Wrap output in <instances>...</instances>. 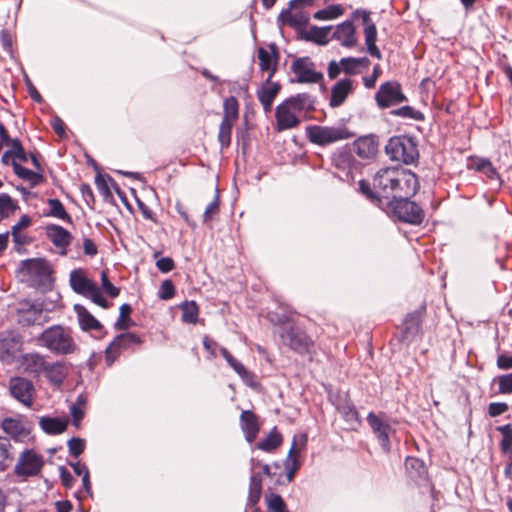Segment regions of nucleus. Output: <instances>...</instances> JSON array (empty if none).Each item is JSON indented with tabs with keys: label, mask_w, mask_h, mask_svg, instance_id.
<instances>
[{
	"label": "nucleus",
	"mask_w": 512,
	"mask_h": 512,
	"mask_svg": "<svg viewBox=\"0 0 512 512\" xmlns=\"http://www.w3.org/2000/svg\"><path fill=\"white\" fill-rule=\"evenodd\" d=\"M282 443V436L278 432L277 428L274 427L268 436L262 439L255 445V449H259L265 452H273L276 450Z\"/></svg>",
	"instance_id": "f704fd0d"
},
{
	"label": "nucleus",
	"mask_w": 512,
	"mask_h": 512,
	"mask_svg": "<svg viewBox=\"0 0 512 512\" xmlns=\"http://www.w3.org/2000/svg\"><path fill=\"white\" fill-rule=\"evenodd\" d=\"M31 224V218L24 214L20 217L19 221L11 227L10 234L21 233V230L26 229Z\"/></svg>",
	"instance_id": "338daca9"
},
{
	"label": "nucleus",
	"mask_w": 512,
	"mask_h": 512,
	"mask_svg": "<svg viewBox=\"0 0 512 512\" xmlns=\"http://www.w3.org/2000/svg\"><path fill=\"white\" fill-rule=\"evenodd\" d=\"M262 493V478L260 473L252 472L250 475L248 504L251 506L256 505Z\"/></svg>",
	"instance_id": "c9c22d12"
},
{
	"label": "nucleus",
	"mask_w": 512,
	"mask_h": 512,
	"mask_svg": "<svg viewBox=\"0 0 512 512\" xmlns=\"http://www.w3.org/2000/svg\"><path fill=\"white\" fill-rule=\"evenodd\" d=\"M3 430L12 437H18L23 433V425L19 420L6 418L2 422Z\"/></svg>",
	"instance_id": "603ef678"
},
{
	"label": "nucleus",
	"mask_w": 512,
	"mask_h": 512,
	"mask_svg": "<svg viewBox=\"0 0 512 512\" xmlns=\"http://www.w3.org/2000/svg\"><path fill=\"white\" fill-rule=\"evenodd\" d=\"M270 48L272 50L273 55H271L265 48L260 47L258 49V59H259V66L261 71H269V76L266 80L267 83L271 80L273 77L275 71H276V65H277V52H276V46L275 44H271Z\"/></svg>",
	"instance_id": "393cba45"
},
{
	"label": "nucleus",
	"mask_w": 512,
	"mask_h": 512,
	"mask_svg": "<svg viewBox=\"0 0 512 512\" xmlns=\"http://www.w3.org/2000/svg\"><path fill=\"white\" fill-rule=\"evenodd\" d=\"M306 135L310 142L325 146L340 140H346L353 136L345 127L335 126H308Z\"/></svg>",
	"instance_id": "7ed1b4c3"
},
{
	"label": "nucleus",
	"mask_w": 512,
	"mask_h": 512,
	"mask_svg": "<svg viewBox=\"0 0 512 512\" xmlns=\"http://www.w3.org/2000/svg\"><path fill=\"white\" fill-rule=\"evenodd\" d=\"M509 410L508 404L504 402H492L488 406V414L491 417H497L501 414H504Z\"/></svg>",
	"instance_id": "69168bd1"
},
{
	"label": "nucleus",
	"mask_w": 512,
	"mask_h": 512,
	"mask_svg": "<svg viewBox=\"0 0 512 512\" xmlns=\"http://www.w3.org/2000/svg\"><path fill=\"white\" fill-rule=\"evenodd\" d=\"M497 382L499 394L506 395L512 393V372L498 376Z\"/></svg>",
	"instance_id": "4d7b16f0"
},
{
	"label": "nucleus",
	"mask_w": 512,
	"mask_h": 512,
	"mask_svg": "<svg viewBox=\"0 0 512 512\" xmlns=\"http://www.w3.org/2000/svg\"><path fill=\"white\" fill-rule=\"evenodd\" d=\"M101 284L104 291L112 298H115L119 295V288L114 286L110 280L108 279L107 273L105 271L101 272Z\"/></svg>",
	"instance_id": "e2e57ef3"
},
{
	"label": "nucleus",
	"mask_w": 512,
	"mask_h": 512,
	"mask_svg": "<svg viewBox=\"0 0 512 512\" xmlns=\"http://www.w3.org/2000/svg\"><path fill=\"white\" fill-rule=\"evenodd\" d=\"M367 422L371 427L383 451L386 453L390 452V433L392 432L391 425L388 422L383 421L378 415H376L373 412H370L367 415Z\"/></svg>",
	"instance_id": "ddd939ff"
},
{
	"label": "nucleus",
	"mask_w": 512,
	"mask_h": 512,
	"mask_svg": "<svg viewBox=\"0 0 512 512\" xmlns=\"http://www.w3.org/2000/svg\"><path fill=\"white\" fill-rule=\"evenodd\" d=\"M9 144L11 145L10 151H11L12 156L16 157L20 161L26 162L27 155L24 151L21 141L18 138H15V139H12Z\"/></svg>",
	"instance_id": "680f3d73"
},
{
	"label": "nucleus",
	"mask_w": 512,
	"mask_h": 512,
	"mask_svg": "<svg viewBox=\"0 0 512 512\" xmlns=\"http://www.w3.org/2000/svg\"><path fill=\"white\" fill-rule=\"evenodd\" d=\"M332 27L312 26L302 34L306 41L314 42L318 45H326L329 42V35Z\"/></svg>",
	"instance_id": "7c9ffc66"
},
{
	"label": "nucleus",
	"mask_w": 512,
	"mask_h": 512,
	"mask_svg": "<svg viewBox=\"0 0 512 512\" xmlns=\"http://www.w3.org/2000/svg\"><path fill=\"white\" fill-rule=\"evenodd\" d=\"M19 208L17 201L7 193H0V221L9 218Z\"/></svg>",
	"instance_id": "4c0bfd02"
},
{
	"label": "nucleus",
	"mask_w": 512,
	"mask_h": 512,
	"mask_svg": "<svg viewBox=\"0 0 512 512\" xmlns=\"http://www.w3.org/2000/svg\"><path fill=\"white\" fill-rule=\"evenodd\" d=\"M41 429L50 435H57L66 430L67 422L53 417H41L39 420Z\"/></svg>",
	"instance_id": "72a5a7b5"
},
{
	"label": "nucleus",
	"mask_w": 512,
	"mask_h": 512,
	"mask_svg": "<svg viewBox=\"0 0 512 512\" xmlns=\"http://www.w3.org/2000/svg\"><path fill=\"white\" fill-rule=\"evenodd\" d=\"M496 366L499 370H510L512 369V354L505 352L499 353L496 359Z\"/></svg>",
	"instance_id": "0e129e2a"
},
{
	"label": "nucleus",
	"mask_w": 512,
	"mask_h": 512,
	"mask_svg": "<svg viewBox=\"0 0 512 512\" xmlns=\"http://www.w3.org/2000/svg\"><path fill=\"white\" fill-rule=\"evenodd\" d=\"M227 363L246 384L253 386V374L249 372L242 363H240L234 357L231 358V360Z\"/></svg>",
	"instance_id": "09e8293b"
},
{
	"label": "nucleus",
	"mask_w": 512,
	"mask_h": 512,
	"mask_svg": "<svg viewBox=\"0 0 512 512\" xmlns=\"http://www.w3.org/2000/svg\"><path fill=\"white\" fill-rule=\"evenodd\" d=\"M9 391L13 398L26 407H31L35 394L32 381L23 377H13L9 381Z\"/></svg>",
	"instance_id": "f8f14e48"
},
{
	"label": "nucleus",
	"mask_w": 512,
	"mask_h": 512,
	"mask_svg": "<svg viewBox=\"0 0 512 512\" xmlns=\"http://www.w3.org/2000/svg\"><path fill=\"white\" fill-rule=\"evenodd\" d=\"M16 451L13 448L10 439L0 437V470L4 471L9 468L15 458Z\"/></svg>",
	"instance_id": "473e14b6"
},
{
	"label": "nucleus",
	"mask_w": 512,
	"mask_h": 512,
	"mask_svg": "<svg viewBox=\"0 0 512 512\" xmlns=\"http://www.w3.org/2000/svg\"><path fill=\"white\" fill-rule=\"evenodd\" d=\"M332 38L339 41L344 47H353L356 45L355 28L349 20L344 21L336 26Z\"/></svg>",
	"instance_id": "5701e85b"
},
{
	"label": "nucleus",
	"mask_w": 512,
	"mask_h": 512,
	"mask_svg": "<svg viewBox=\"0 0 512 512\" xmlns=\"http://www.w3.org/2000/svg\"><path fill=\"white\" fill-rule=\"evenodd\" d=\"M497 431L502 434V440L500 442L501 452L506 454L512 452V426L511 424H506L503 426H498Z\"/></svg>",
	"instance_id": "a18cd8bd"
},
{
	"label": "nucleus",
	"mask_w": 512,
	"mask_h": 512,
	"mask_svg": "<svg viewBox=\"0 0 512 512\" xmlns=\"http://www.w3.org/2000/svg\"><path fill=\"white\" fill-rule=\"evenodd\" d=\"M219 204H220L219 193H218V190L216 189V193H215L213 200L207 205V207L204 211V214H203V222L204 223L209 222L212 219L213 215H215L219 212Z\"/></svg>",
	"instance_id": "13d9d810"
},
{
	"label": "nucleus",
	"mask_w": 512,
	"mask_h": 512,
	"mask_svg": "<svg viewBox=\"0 0 512 512\" xmlns=\"http://www.w3.org/2000/svg\"><path fill=\"white\" fill-rule=\"evenodd\" d=\"M409 199L410 198L390 200L388 202L389 209L400 221L419 225L424 220V211L417 203Z\"/></svg>",
	"instance_id": "20e7f679"
},
{
	"label": "nucleus",
	"mask_w": 512,
	"mask_h": 512,
	"mask_svg": "<svg viewBox=\"0 0 512 512\" xmlns=\"http://www.w3.org/2000/svg\"><path fill=\"white\" fill-rule=\"evenodd\" d=\"M291 71L296 76L291 82L314 84L323 79V73L315 70V63L309 57L296 58L291 64Z\"/></svg>",
	"instance_id": "423d86ee"
},
{
	"label": "nucleus",
	"mask_w": 512,
	"mask_h": 512,
	"mask_svg": "<svg viewBox=\"0 0 512 512\" xmlns=\"http://www.w3.org/2000/svg\"><path fill=\"white\" fill-rule=\"evenodd\" d=\"M19 271L32 284L43 283L52 273L51 265L44 258H31L21 261Z\"/></svg>",
	"instance_id": "39448f33"
},
{
	"label": "nucleus",
	"mask_w": 512,
	"mask_h": 512,
	"mask_svg": "<svg viewBox=\"0 0 512 512\" xmlns=\"http://www.w3.org/2000/svg\"><path fill=\"white\" fill-rule=\"evenodd\" d=\"M240 427L244 433L247 442L252 443L260 430V424L257 415L250 411L244 410L240 415Z\"/></svg>",
	"instance_id": "4be33fe9"
},
{
	"label": "nucleus",
	"mask_w": 512,
	"mask_h": 512,
	"mask_svg": "<svg viewBox=\"0 0 512 512\" xmlns=\"http://www.w3.org/2000/svg\"><path fill=\"white\" fill-rule=\"evenodd\" d=\"M182 321L189 324H194L198 320L199 309L194 301H186L181 304Z\"/></svg>",
	"instance_id": "37998d69"
},
{
	"label": "nucleus",
	"mask_w": 512,
	"mask_h": 512,
	"mask_svg": "<svg viewBox=\"0 0 512 512\" xmlns=\"http://www.w3.org/2000/svg\"><path fill=\"white\" fill-rule=\"evenodd\" d=\"M405 466L408 471H414L415 474L419 477H422L426 472L424 462L415 457H407L405 461Z\"/></svg>",
	"instance_id": "5fc2aeb1"
},
{
	"label": "nucleus",
	"mask_w": 512,
	"mask_h": 512,
	"mask_svg": "<svg viewBox=\"0 0 512 512\" xmlns=\"http://www.w3.org/2000/svg\"><path fill=\"white\" fill-rule=\"evenodd\" d=\"M95 184H96V187H97L100 195L105 200L112 198V193H111L109 184H111L118 193L120 192L119 188L117 187L116 182L109 175H102V174L98 173L95 176Z\"/></svg>",
	"instance_id": "e433bc0d"
},
{
	"label": "nucleus",
	"mask_w": 512,
	"mask_h": 512,
	"mask_svg": "<svg viewBox=\"0 0 512 512\" xmlns=\"http://www.w3.org/2000/svg\"><path fill=\"white\" fill-rule=\"evenodd\" d=\"M45 233L53 245L61 250V255H66L67 247L70 245L72 240L71 233L57 224H48L45 227Z\"/></svg>",
	"instance_id": "f3484780"
},
{
	"label": "nucleus",
	"mask_w": 512,
	"mask_h": 512,
	"mask_svg": "<svg viewBox=\"0 0 512 512\" xmlns=\"http://www.w3.org/2000/svg\"><path fill=\"white\" fill-rule=\"evenodd\" d=\"M300 439H301V444H300V447H298L296 437H294L291 448H290L289 453L284 462V466H285V470H286V477H287L288 482H291L293 480L296 471L300 467V463L297 459V454L300 452V450L302 448H304L306 446L307 435L302 434L300 436Z\"/></svg>",
	"instance_id": "412c9836"
},
{
	"label": "nucleus",
	"mask_w": 512,
	"mask_h": 512,
	"mask_svg": "<svg viewBox=\"0 0 512 512\" xmlns=\"http://www.w3.org/2000/svg\"><path fill=\"white\" fill-rule=\"evenodd\" d=\"M344 13V8L341 5H329L328 7L317 11L314 14L316 20H332Z\"/></svg>",
	"instance_id": "c03bdc74"
},
{
	"label": "nucleus",
	"mask_w": 512,
	"mask_h": 512,
	"mask_svg": "<svg viewBox=\"0 0 512 512\" xmlns=\"http://www.w3.org/2000/svg\"><path fill=\"white\" fill-rule=\"evenodd\" d=\"M297 112L314 110L315 97L308 93H299L285 100Z\"/></svg>",
	"instance_id": "2f4dec72"
},
{
	"label": "nucleus",
	"mask_w": 512,
	"mask_h": 512,
	"mask_svg": "<svg viewBox=\"0 0 512 512\" xmlns=\"http://www.w3.org/2000/svg\"><path fill=\"white\" fill-rule=\"evenodd\" d=\"M14 173L21 179L29 181L32 186L37 185L42 181V175L36 173L28 168L21 166L15 160L12 162Z\"/></svg>",
	"instance_id": "58836bf2"
},
{
	"label": "nucleus",
	"mask_w": 512,
	"mask_h": 512,
	"mask_svg": "<svg viewBox=\"0 0 512 512\" xmlns=\"http://www.w3.org/2000/svg\"><path fill=\"white\" fill-rule=\"evenodd\" d=\"M281 89V86L277 82H266L265 85H262L256 92L257 98L261 105L263 106L264 111L267 113L271 111L272 104L274 102V99L278 95L279 91Z\"/></svg>",
	"instance_id": "b1692460"
},
{
	"label": "nucleus",
	"mask_w": 512,
	"mask_h": 512,
	"mask_svg": "<svg viewBox=\"0 0 512 512\" xmlns=\"http://www.w3.org/2000/svg\"><path fill=\"white\" fill-rule=\"evenodd\" d=\"M224 116L222 120L234 123L238 118L239 104L235 97L231 96L224 100L223 103Z\"/></svg>",
	"instance_id": "79ce46f5"
},
{
	"label": "nucleus",
	"mask_w": 512,
	"mask_h": 512,
	"mask_svg": "<svg viewBox=\"0 0 512 512\" xmlns=\"http://www.w3.org/2000/svg\"><path fill=\"white\" fill-rule=\"evenodd\" d=\"M19 342L12 334L2 335L0 337V357L12 355L18 348Z\"/></svg>",
	"instance_id": "a19ab883"
},
{
	"label": "nucleus",
	"mask_w": 512,
	"mask_h": 512,
	"mask_svg": "<svg viewBox=\"0 0 512 512\" xmlns=\"http://www.w3.org/2000/svg\"><path fill=\"white\" fill-rule=\"evenodd\" d=\"M290 7L282 10L278 16L280 25H287L293 28H299L308 22V16L298 9L297 5L302 2H289Z\"/></svg>",
	"instance_id": "a211bd4d"
},
{
	"label": "nucleus",
	"mask_w": 512,
	"mask_h": 512,
	"mask_svg": "<svg viewBox=\"0 0 512 512\" xmlns=\"http://www.w3.org/2000/svg\"><path fill=\"white\" fill-rule=\"evenodd\" d=\"M335 405L336 409L347 423L351 425L359 424V415L356 407L348 397L340 398Z\"/></svg>",
	"instance_id": "c756f323"
},
{
	"label": "nucleus",
	"mask_w": 512,
	"mask_h": 512,
	"mask_svg": "<svg viewBox=\"0 0 512 512\" xmlns=\"http://www.w3.org/2000/svg\"><path fill=\"white\" fill-rule=\"evenodd\" d=\"M42 466V457L33 451L26 450L21 453L18 463L15 466V472L18 475L34 476L40 472Z\"/></svg>",
	"instance_id": "2eb2a0df"
},
{
	"label": "nucleus",
	"mask_w": 512,
	"mask_h": 512,
	"mask_svg": "<svg viewBox=\"0 0 512 512\" xmlns=\"http://www.w3.org/2000/svg\"><path fill=\"white\" fill-rule=\"evenodd\" d=\"M283 344L299 354H308L313 347L311 338L298 327L284 328L279 333Z\"/></svg>",
	"instance_id": "0eeeda50"
},
{
	"label": "nucleus",
	"mask_w": 512,
	"mask_h": 512,
	"mask_svg": "<svg viewBox=\"0 0 512 512\" xmlns=\"http://www.w3.org/2000/svg\"><path fill=\"white\" fill-rule=\"evenodd\" d=\"M426 307L422 304L417 310L407 314L403 321V340L412 341L420 331L422 317L425 313Z\"/></svg>",
	"instance_id": "6ab92c4d"
},
{
	"label": "nucleus",
	"mask_w": 512,
	"mask_h": 512,
	"mask_svg": "<svg viewBox=\"0 0 512 512\" xmlns=\"http://www.w3.org/2000/svg\"><path fill=\"white\" fill-rule=\"evenodd\" d=\"M233 123L222 120L219 126L218 140L222 148H226L231 143V132Z\"/></svg>",
	"instance_id": "8fccbe9b"
},
{
	"label": "nucleus",
	"mask_w": 512,
	"mask_h": 512,
	"mask_svg": "<svg viewBox=\"0 0 512 512\" xmlns=\"http://www.w3.org/2000/svg\"><path fill=\"white\" fill-rule=\"evenodd\" d=\"M385 152L391 160L407 165L415 163L419 157L416 142L405 135L390 138L385 146Z\"/></svg>",
	"instance_id": "f03ea898"
},
{
	"label": "nucleus",
	"mask_w": 512,
	"mask_h": 512,
	"mask_svg": "<svg viewBox=\"0 0 512 512\" xmlns=\"http://www.w3.org/2000/svg\"><path fill=\"white\" fill-rule=\"evenodd\" d=\"M361 17L363 24L365 25L364 34H365V44L367 46V52L377 59L382 58V54L379 48L376 46L377 40V29L375 24L371 21L370 15L366 11L361 12Z\"/></svg>",
	"instance_id": "aec40b11"
},
{
	"label": "nucleus",
	"mask_w": 512,
	"mask_h": 512,
	"mask_svg": "<svg viewBox=\"0 0 512 512\" xmlns=\"http://www.w3.org/2000/svg\"><path fill=\"white\" fill-rule=\"evenodd\" d=\"M37 340L41 347L56 355L72 354L77 347L71 331L60 325L46 328Z\"/></svg>",
	"instance_id": "f257e3e1"
},
{
	"label": "nucleus",
	"mask_w": 512,
	"mask_h": 512,
	"mask_svg": "<svg viewBox=\"0 0 512 512\" xmlns=\"http://www.w3.org/2000/svg\"><path fill=\"white\" fill-rule=\"evenodd\" d=\"M267 510L268 512H289L283 498L275 493L267 497Z\"/></svg>",
	"instance_id": "3c124183"
},
{
	"label": "nucleus",
	"mask_w": 512,
	"mask_h": 512,
	"mask_svg": "<svg viewBox=\"0 0 512 512\" xmlns=\"http://www.w3.org/2000/svg\"><path fill=\"white\" fill-rule=\"evenodd\" d=\"M132 311V308L129 304L124 303L120 306V315L118 320L115 323V327L120 330L127 329L131 323L132 320L128 317L130 312Z\"/></svg>",
	"instance_id": "864d4df0"
},
{
	"label": "nucleus",
	"mask_w": 512,
	"mask_h": 512,
	"mask_svg": "<svg viewBox=\"0 0 512 512\" xmlns=\"http://www.w3.org/2000/svg\"><path fill=\"white\" fill-rule=\"evenodd\" d=\"M86 298H89L93 303L99 305L102 308H108V302L103 297L100 288L94 284L91 289L85 295Z\"/></svg>",
	"instance_id": "6e6d98bb"
},
{
	"label": "nucleus",
	"mask_w": 512,
	"mask_h": 512,
	"mask_svg": "<svg viewBox=\"0 0 512 512\" xmlns=\"http://www.w3.org/2000/svg\"><path fill=\"white\" fill-rule=\"evenodd\" d=\"M175 294V287L171 280H164L160 286L158 296L162 300H169Z\"/></svg>",
	"instance_id": "052dcab7"
},
{
	"label": "nucleus",
	"mask_w": 512,
	"mask_h": 512,
	"mask_svg": "<svg viewBox=\"0 0 512 512\" xmlns=\"http://www.w3.org/2000/svg\"><path fill=\"white\" fill-rule=\"evenodd\" d=\"M352 91V81L348 78L339 80L331 89L329 104L331 107L341 106Z\"/></svg>",
	"instance_id": "a878e982"
},
{
	"label": "nucleus",
	"mask_w": 512,
	"mask_h": 512,
	"mask_svg": "<svg viewBox=\"0 0 512 512\" xmlns=\"http://www.w3.org/2000/svg\"><path fill=\"white\" fill-rule=\"evenodd\" d=\"M294 108L286 101L276 107L275 117L277 120V130L284 131L297 127L300 124L299 118L296 116Z\"/></svg>",
	"instance_id": "dca6fc26"
},
{
	"label": "nucleus",
	"mask_w": 512,
	"mask_h": 512,
	"mask_svg": "<svg viewBox=\"0 0 512 512\" xmlns=\"http://www.w3.org/2000/svg\"><path fill=\"white\" fill-rule=\"evenodd\" d=\"M141 342V338L135 333L126 332L117 335L105 350L107 365L111 366L122 350L130 348L132 345H138Z\"/></svg>",
	"instance_id": "9b49d317"
},
{
	"label": "nucleus",
	"mask_w": 512,
	"mask_h": 512,
	"mask_svg": "<svg viewBox=\"0 0 512 512\" xmlns=\"http://www.w3.org/2000/svg\"><path fill=\"white\" fill-rule=\"evenodd\" d=\"M156 267L162 273H168L174 268V261L170 257H162L156 261Z\"/></svg>",
	"instance_id": "774afa93"
},
{
	"label": "nucleus",
	"mask_w": 512,
	"mask_h": 512,
	"mask_svg": "<svg viewBox=\"0 0 512 512\" xmlns=\"http://www.w3.org/2000/svg\"><path fill=\"white\" fill-rule=\"evenodd\" d=\"M70 286L74 292L85 296L91 287L95 284L87 278L82 269L72 270L70 273Z\"/></svg>",
	"instance_id": "cd10ccee"
},
{
	"label": "nucleus",
	"mask_w": 512,
	"mask_h": 512,
	"mask_svg": "<svg viewBox=\"0 0 512 512\" xmlns=\"http://www.w3.org/2000/svg\"><path fill=\"white\" fill-rule=\"evenodd\" d=\"M48 205L50 207L48 216H52L58 219H61L67 223H72L71 216L65 210L62 202L56 198L48 199Z\"/></svg>",
	"instance_id": "ea45409f"
},
{
	"label": "nucleus",
	"mask_w": 512,
	"mask_h": 512,
	"mask_svg": "<svg viewBox=\"0 0 512 512\" xmlns=\"http://www.w3.org/2000/svg\"><path fill=\"white\" fill-rule=\"evenodd\" d=\"M390 113L393 116L407 118V119H413V120H417V121H421L424 119L423 113L418 110H415L411 106H403L398 109L392 110Z\"/></svg>",
	"instance_id": "49530a36"
},
{
	"label": "nucleus",
	"mask_w": 512,
	"mask_h": 512,
	"mask_svg": "<svg viewBox=\"0 0 512 512\" xmlns=\"http://www.w3.org/2000/svg\"><path fill=\"white\" fill-rule=\"evenodd\" d=\"M40 360L41 368L47 381L56 388H60L69 374L70 365L64 361L49 363L42 359Z\"/></svg>",
	"instance_id": "4468645a"
},
{
	"label": "nucleus",
	"mask_w": 512,
	"mask_h": 512,
	"mask_svg": "<svg viewBox=\"0 0 512 512\" xmlns=\"http://www.w3.org/2000/svg\"><path fill=\"white\" fill-rule=\"evenodd\" d=\"M68 449L70 454L77 458L85 449V441L81 438L73 437L68 441Z\"/></svg>",
	"instance_id": "bf43d9fd"
},
{
	"label": "nucleus",
	"mask_w": 512,
	"mask_h": 512,
	"mask_svg": "<svg viewBox=\"0 0 512 512\" xmlns=\"http://www.w3.org/2000/svg\"><path fill=\"white\" fill-rule=\"evenodd\" d=\"M375 100L380 108H388L392 105L402 103L406 96L402 93L401 85L396 81L382 83L375 94Z\"/></svg>",
	"instance_id": "1a4fd4ad"
},
{
	"label": "nucleus",
	"mask_w": 512,
	"mask_h": 512,
	"mask_svg": "<svg viewBox=\"0 0 512 512\" xmlns=\"http://www.w3.org/2000/svg\"><path fill=\"white\" fill-rule=\"evenodd\" d=\"M74 310L82 330H100L102 328L101 323L83 305L76 304Z\"/></svg>",
	"instance_id": "c85d7f7f"
},
{
	"label": "nucleus",
	"mask_w": 512,
	"mask_h": 512,
	"mask_svg": "<svg viewBox=\"0 0 512 512\" xmlns=\"http://www.w3.org/2000/svg\"><path fill=\"white\" fill-rule=\"evenodd\" d=\"M399 168H383L374 176L373 186L381 198L390 199L397 182Z\"/></svg>",
	"instance_id": "9d476101"
},
{
	"label": "nucleus",
	"mask_w": 512,
	"mask_h": 512,
	"mask_svg": "<svg viewBox=\"0 0 512 512\" xmlns=\"http://www.w3.org/2000/svg\"><path fill=\"white\" fill-rule=\"evenodd\" d=\"M353 151L362 159H369L377 153V142L373 136L359 137L353 143Z\"/></svg>",
	"instance_id": "bb28decb"
},
{
	"label": "nucleus",
	"mask_w": 512,
	"mask_h": 512,
	"mask_svg": "<svg viewBox=\"0 0 512 512\" xmlns=\"http://www.w3.org/2000/svg\"><path fill=\"white\" fill-rule=\"evenodd\" d=\"M419 189V182L416 174L410 170L400 169L397 182L394 187L391 200L413 197Z\"/></svg>",
	"instance_id": "6e6552de"
},
{
	"label": "nucleus",
	"mask_w": 512,
	"mask_h": 512,
	"mask_svg": "<svg viewBox=\"0 0 512 512\" xmlns=\"http://www.w3.org/2000/svg\"><path fill=\"white\" fill-rule=\"evenodd\" d=\"M227 363L246 384L253 386V374L249 372L242 363H240L234 357L231 358V360Z\"/></svg>",
	"instance_id": "de8ad7c7"
}]
</instances>
